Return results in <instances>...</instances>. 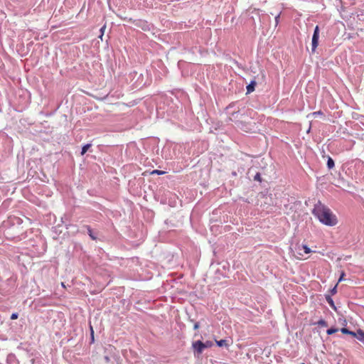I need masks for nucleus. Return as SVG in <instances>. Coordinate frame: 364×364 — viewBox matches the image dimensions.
Returning <instances> with one entry per match:
<instances>
[{
	"instance_id": "6",
	"label": "nucleus",
	"mask_w": 364,
	"mask_h": 364,
	"mask_svg": "<svg viewBox=\"0 0 364 364\" xmlns=\"http://www.w3.org/2000/svg\"><path fill=\"white\" fill-rule=\"evenodd\" d=\"M215 342H216V344L219 346V347H228L230 346L229 343H228V341L226 340V339H222V340H220V341H217L215 340Z\"/></svg>"
},
{
	"instance_id": "19",
	"label": "nucleus",
	"mask_w": 364,
	"mask_h": 364,
	"mask_svg": "<svg viewBox=\"0 0 364 364\" xmlns=\"http://www.w3.org/2000/svg\"><path fill=\"white\" fill-rule=\"evenodd\" d=\"M18 314H17V313H14V314H11V320L17 319V318H18Z\"/></svg>"
},
{
	"instance_id": "3",
	"label": "nucleus",
	"mask_w": 364,
	"mask_h": 364,
	"mask_svg": "<svg viewBox=\"0 0 364 364\" xmlns=\"http://www.w3.org/2000/svg\"><path fill=\"white\" fill-rule=\"evenodd\" d=\"M193 348L197 351L198 353H201L204 348H208V345H205L200 341H197L193 343Z\"/></svg>"
},
{
	"instance_id": "11",
	"label": "nucleus",
	"mask_w": 364,
	"mask_h": 364,
	"mask_svg": "<svg viewBox=\"0 0 364 364\" xmlns=\"http://www.w3.org/2000/svg\"><path fill=\"white\" fill-rule=\"evenodd\" d=\"M92 144H87L85 145H84L82 148V151H81V155H84L87 151L88 150V149L90 147H91Z\"/></svg>"
},
{
	"instance_id": "28",
	"label": "nucleus",
	"mask_w": 364,
	"mask_h": 364,
	"mask_svg": "<svg viewBox=\"0 0 364 364\" xmlns=\"http://www.w3.org/2000/svg\"><path fill=\"white\" fill-rule=\"evenodd\" d=\"M301 364H305V363H301Z\"/></svg>"
},
{
	"instance_id": "8",
	"label": "nucleus",
	"mask_w": 364,
	"mask_h": 364,
	"mask_svg": "<svg viewBox=\"0 0 364 364\" xmlns=\"http://www.w3.org/2000/svg\"><path fill=\"white\" fill-rule=\"evenodd\" d=\"M341 331L344 333V334H348V335H351L353 336V337H356L357 336V333L353 332V331H349L348 328H342L341 329Z\"/></svg>"
},
{
	"instance_id": "17",
	"label": "nucleus",
	"mask_w": 364,
	"mask_h": 364,
	"mask_svg": "<svg viewBox=\"0 0 364 364\" xmlns=\"http://www.w3.org/2000/svg\"><path fill=\"white\" fill-rule=\"evenodd\" d=\"M164 173H165L164 171H159V170H154V171L151 172V173H152V174L156 173V174H157V175H162V174H164Z\"/></svg>"
},
{
	"instance_id": "14",
	"label": "nucleus",
	"mask_w": 364,
	"mask_h": 364,
	"mask_svg": "<svg viewBox=\"0 0 364 364\" xmlns=\"http://www.w3.org/2000/svg\"><path fill=\"white\" fill-rule=\"evenodd\" d=\"M87 230H88V234L90 236V237L93 240H95L97 239V237L95 236V234L93 232V230L92 229H87Z\"/></svg>"
},
{
	"instance_id": "10",
	"label": "nucleus",
	"mask_w": 364,
	"mask_h": 364,
	"mask_svg": "<svg viewBox=\"0 0 364 364\" xmlns=\"http://www.w3.org/2000/svg\"><path fill=\"white\" fill-rule=\"evenodd\" d=\"M334 161L333 160L332 158L329 156L327 161V167L328 168V169H331L334 167Z\"/></svg>"
},
{
	"instance_id": "21",
	"label": "nucleus",
	"mask_w": 364,
	"mask_h": 364,
	"mask_svg": "<svg viewBox=\"0 0 364 364\" xmlns=\"http://www.w3.org/2000/svg\"><path fill=\"white\" fill-rule=\"evenodd\" d=\"M279 17H280V14H278L276 17H275V23H276V25H277L279 23Z\"/></svg>"
},
{
	"instance_id": "1",
	"label": "nucleus",
	"mask_w": 364,
	"mask_h": 364,
	"mask_svg": "<svg viewBox=\"0 0 364 364\" xmlns=\"http://www.w3.org/2000/svg\"><path fill=\"white\" fill-rule=\"evenodd\" d=\"M312 212L319 221L326 225L333 226L337 224L336 216L320 201L315 204Z\"/></svg>"
},
{
	"instance_id": "13",
	"label": "nucleus",
	"mask_w": 364,
	"mask_h": 364,
	"mask_svg": "<svg viewBox=\"0 0 364 364\" xmlns=\"http://www.w3.org/2000/svg\"><path fill=\"white\" fill-rule=\"evenodd\" d=\"M338 331V328H331L327 330L326 333L328 335H332L336 332Z\"/></svg>"
},
{
	"instance_id": "7",
	"label": "nucleus",
	"mask_w": 364,
	"mask_h": 364,
	"mask_svg": "<svg viewBox=\"0 0 364 364\" xmlns=\"http://www.w3.org/2000/svg\"><path fill=\"white\" fill-rule=\"evenodd\" d=\"M256 85V82L255 80H252L250 83L247 86V93H250L255 90V87Z\"/></svg>"
},
{
	"instance_id": "2",
	"label": "nucleus",
	"mask_w": 364,
	"mask_h": 364,
	"mask_svg": "<svg viewBox=\"0 0 364 364\" xmlns=\"http://www.w3.org/2000/svg\"><path fill=\"white\" fill-rule=\"evenodd\" d=\"M318 38H319V28L318 26H316L314 28V31L312 36V41H311V49L312 51L314 52L316 48H317L318 45Z\"/></svg>"
},
{
	"instance_id": "12",
	"label": "nucleus",
	"mask_w": 364,
	"mask_h": 364,
	"mask_svg": "<svg viewBox=\"0 0 364 364\" xmlns=\"http://www.w3.org/2000/svg\"><path fill=\"white\" fill-rule=\"evenodd\" d=\"M358 339L360 341H364V332L362 330L358 331Z\"/></svg>"
},
{
	"instance_id": "23",
	"label": "nucleus",
	"mask_w": 364,
	"mask_h": 364,
	"mask_svg": "<svg viewBox=\"0 0 364 364\" xmlns=\"http://www.w3.org/2000/svg\"><path fill=\"white\" fill-rule=\"evenodd\" d=\"M320 114H322V112L321 111L313 112V115H314V116L320 115Z\"/></svg>"
},
{
	"instance_id": "9",
	"label": "nucleus",
	"mask_w": 364,
	"mask_h": 364,
	"mask_svg": "<svg viewBox=\"0 0 364 364\" xmlns=\"http://www.w3.org/2000/svg\"><path fill=\"white\" fill-rule=\"evenodd\" d=\"M240 115V112H234L231 114L230 117H229L230 121H235L239 116Z\"/></svg>"
},
{
	"instance_id": "25",
	"label": "nucleus",
	"mask_w": 364,
	"mask_h": 364,
	"mask_svg": "<svg viewBox=\"0 0 364 364\" xmlns=\"http://www.w3.org/2000/svg\"><path fill=\"white\" fill-rule=\"evenodd\" d=\"M198 328H199V324H198V323H196L194 324V329H195V330H196V329H198Z\"/></svg>"
},
{
	"instance_id": "26",
	"label": "nucleus",
	"mask_w": 364,
	"mask_h": 364,
	"mask_svg": "<svg viewBox=\"0 0 364 364\" xmlns=\"http://www.w3.org/2000/svg\"><path fill=\"white\" fill-rule=\"evenodd\" d=\"M3 242V240L1 239V237H0V244Z\"/></svg>"
},
{
	"instance_id": "20",
	"label": "nucleus",
	"mask_w": 364,
	"mask_h": 364,
	"mask_svg": "<svg viewBox=\"0 0 364 364\" xmlns=\"http://www.w3.org/2000/svg\"><path fill=\"white\" fill-rule=\"evenodd\" d=\"M90 331H91L92 341H94V331H93V328H92V326H90Z\"/></svg>"
},
{
	"instance_id": "16",
	"label": "nucleus",
	"mask_w": 364,
	"mask_h": 364,
	"mask_svg": "<svg viewBox=\"0 0 364 364\" xmlns=\"http://www.w3.org/2000/svg\"><path fill=\"white\" fill-rule=\"evenodd\" d=\"M254 180L255 181H259L261 182L262 181V178H261V175L259 173H257L255 174V176H254Z\"/></svg>"
},
{
	"instance_id": "18",
	"label": "nucleus",
	"mask_w": 364,
	"mask_h": 364,
	"mask_svg": "<svg viewBox=\"0 0 364 364\" xmlns=\"http://www.w3.org/2000/svg\"><path fill=\"white\" fill-rule=\"evenodd\" d=\"M106 28V26H103L101 28H100V33H101V35L100 36V38H102V36L104 34V32H105V30Z\"/></svg>"
},
{
	"instance_id": "27",
	"label": "nucleus",
	"mask_w": 364,
	"mask_h": 364,
	"mask_svg": "<svg viewBox=\"0 0 364 364\" xmlns=\"http://www.w3.org/2000/svg\"><path fill=\"white\" fill-rule=\"evenodd\" d=\"M330 304L333 306V304L332 300H331Z\"/></svg>"
},
{
	"instance_id": "4",
	"label": "nucleus",
	"mask_w": 364,
	"mask_h": 364,
	"mask_svg": "<svg viewBox=\"0 0 364 364\" xmlns=\"http://www.w3.org/2000/svg\"><path fill=\"white\" fill-rule=\"evenodd\" d=\"M296 250L298 255H299L300 256H303V253L301 252V250H303L305 254H309L311 252V250L307 246V245H298Z\"/></svg>"
},
{
	"instance_id": "15",
	"label": "nucleus",
	"mask_w": 364,
	"mask_h": 364,
	"mask_svg": "<svg viewBox=\"0 0 364 364\" xmlns=\"http://www.w3.org/2000/svg\"><path fill=\"white\" fill-rule=\"evenodd\" d=\"M318 324L321 326H324V327H326L328 326L327 323L326 321L323 320V319H321L318 321Z\"/></svg>"
},
{
	"instance_id": "5",
	"label": "nucleus",
	"mask_w": 364,
	"mask_h": 364,
	"mask_svg": "<svg viewBox=\"0 0 364 364\" xmlns=\"http://www.w3.org/2000/svg\"><path fill=\"white\" fill-rule=\"evenodd\" d=\"M8 223H11L12 225H20L21 220L16 217H10L9 218Z\"/></svg>"
},
{
	"instance_id": "22",
	"label": "nucleus",
	"mask_w": 364,
	"mask_h": 364,
	"mask_svg": "<svg viewBox=\"0 0 364 364\" xmlns=\"http://www.w3.org/2000/svg\"><path fill=\"white\" fill-rule=\"evenodd\" d=\"M344 276H345V273L343 272L340 276V278L338 279V282H341L342 280H343L344 279Z\"/></svg>"
},
{
	"instance_id": "24",
	"label": "nucleus",
	"mask_w": 364,
	"mask_h": 364,
	"mask_svg": "<svg viewBox=\"0 0 364 364\" xmlns=\"http://www.w3.org/2000/svg\"><path fill=\"white\" fill-rule=\"evenodd\" d=\"M205 345H208V347H211L212 346V342L211 341H206L205 343H204Z\"/></svg>"
}]
</instances>
